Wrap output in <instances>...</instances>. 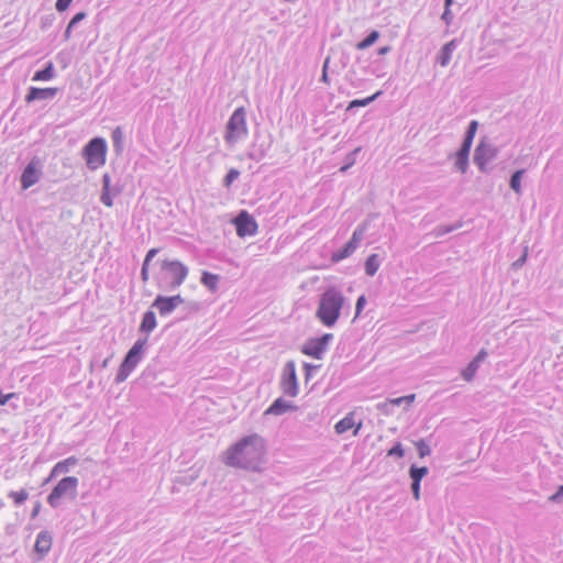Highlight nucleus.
Masks as SVG:
<instances>
[{"instance_id": "obj_8", "label": "nucleus", "mask_w": 563, "mask_h": 563, "mask_svg": "<svg viewBox=\"0 0 563 563\" xmlns=\"http://www.w3.org/2000/svg\"><path fill=\"white\" fill-rule=\"evenodd\" d=\"M365 231H366L365 227L358 225L354 230L350 241L342 249L332 253V256H331L332 262L339 263V262L343 261L344 258L351 256L356 251V249L360 246L362 240L364 239Z\"/></svg>"}, {"instance_id": "obj_53", "label": "nucleus", "mask_w": 563, "mask_h": 563, "mask_svg": "<svg viewBox=\"0 0 563 563\" xmlns=\"http://www.w3.org/2000/svg\"><path fill=\"white\" fill-rule=\"evenodd\" d=\"M526 257H527V254H523L519 260H517V261L514 263V265H515V266H520V265H522V264L525 263V261H526Z\"/></svg>"}, {"instance_id": "obj_43", "label": "nucleus", "mask_w": 563, "mask_h": 563, "mask_svg": "<svg viewBox=\"0 0 563 563\" xmlns=\"http://www.w3.org/2000/svg\"><path fill=\"white\" fill-rule=\"evenodd\" d=\"M329 63H330V58L327 57L324 63H323V67H322V76H321V80L325 84L329 82V78H328V66H329Z\"/></svg>"}, {"instance_id": "obj_47", "label": "nucleus", "mask_w": 563, "mask_h": 563, "mask_svg": "<svg viewBox=\"0 0 563 563\" xmlns=\"http://www.w3.org/2000/svg\"><path fill=\"white\" fill-rule=\"evenodd\" d=\"M157 253H158V250H157V249H151V250L147 252V254H146V256H145V258H144L143 263H147V264L150 265V262L155 257V255H156Z\"/></svg>"}, {"instance_id": "obj_49", "label": "nucleus", "mask_w": 563, "mask_h": 563, "mask_svg": "<svg viewBox=\"0 0 563 563\" xmlns=\"http://www.w3.org/2000/svg\"><path fill=\"white\" fill-rule=\"evenodd\" d=\"M383 405H384V401H383V402L377 404V406H376V407H377V409H378L379 411H382V412H383V413H385V415H390V413H393V407H384Z\"/></svg>"}, {"instance_id": "obj_25", "label": "nucleus", "mask_w": 563, "mask_h": 563, "mask_svg": "<svg viewBox=\"0 0 563 563\" xmlns=\"http://www.w3.org/2000/svg\"><path fill=\"white\" fill-rule=\"evenodd\" d=\"M219 280V275L209 272H203L200 278V283L211 292H216L218 290Z\"/></svg>"}, {"instance_id": "obj_2", "label": "nucleus", "mask_w": 563, "mask_h": 563, "mask_svg": "<svg viewBox=\"0 0 563 563\" xmlns=\"http://www.w3.org/2000/svg\"><path fill=\"white\" fill-rule=\"evenodd\" d=\"M344 309H350L349 300L339 288L329 287L320 297L316 317L323 325L332 328Z\"/></svg>"}, {"instance_id": "obj_4", "label": "nucleus", "mask_w": 563, "mask_h": 563, "mask_svg": "<svg viewBox=\"0 0 563 563\" xmlns=\"http://www.w3.org/2000/svg\"><path fill=\"white\" fill-rule=\"evenodd\" d=\"M147 346V336L139 338L128 351L115 376V383L124 382L142 361Z\"/></svg>"}, {"instance_id": "obj_11", "label": "nucleus", "mask_w": 563, "mask_h": 563, "mask_svg": "<svg viewBox=\"0 0 563 563\" xmlns=\"http://www.w3.org/2000/svg\"><path fill=\"white\" fill-rule=\"evenodd\" d=\"M236 234L241 238L255 235L257 232V223L255 219L247 212L241 211L234 220Z\"/></svg>"}, {"instance_id": "obj_3", "label": "nucleus", "mask_w": 563, "mask_h": 563, "mask_svg": "<svg viewBox=\"0 0 563 563\" xmlns=\"http://www.w3.org/2000/svg\"><path fill=\"white\" fill-rule=\"evenodd\" d=\"M189 268L176 260H163L156 276L157 286L165 291L176 290L187 278Z\"/></svg>"}, {"instance_id": "obj_34", "label": "nucleus", "mask_w": 563, "mask_h": 563, "mask_svg": "<svg viewBox=\"0 0 563 563\" xmlns=\"http://www.w3.org/2000/svg\"><path fill=\"white\" fill-rule=\"evenodd\" d=\"M380 95V91H377L376 93H374L373 96L371 97H367L365 99H355V100H352L349 104V108L347 109H352V108H355V107H366L368 106L371 102H373L378 96Z\"/></svg>"}, {"instance_id": "obj_14", "label": "nucleus", "mask_w": 563, "mask_h": 563, "mask_svg": "<svg viewBox=\"0 0 563 563\" xmlns=\"http://www.w3.org/2000/svg\"><path fill=\"white\" fill-rule=\"evenodd\" d=\"M41 175L42 172L37 168V163L35 161H31L22 172L21 188L23 190L29 189L30 187L38 183Z\"/></svg>"}, {"instance_id": "obj_17", "label": "nucleus", "mask_w": 563, "mask_h": 563, "mask_svg": "<svg viewBox=\"0 0 563 563\" xmlns=\"http://www.w3.org/2000/svg\"><path fill=\"white\" fill-rule=\"evenodd\" d=\"M487 352L481 350L477 355L468 363V365L462 371V377L466 382H471L476 375L481 364L486 360Z\"/></svg>"}, {"instance_id": "obj_13", "label": "nucleus", "mask_w": 563, "mask_h": 563, "mask_svg": "<svg viewBox=\"0 0 563 563\" xmlns=\"http://www.w3.org/2000/svg\"><path fill=\"white\" fill-rule=\"evenodd\" d=\"M497 156V148L490 144L481 142L475 148L474 163L479 170L486 172V165Z\"/></svg>"}, {"instance_id": "obj_10", "label": "nucleus", "mask_w": 563, "mask_h": 563, "mask_svg": "<svg viewBox=\"0 0 563 563\" xmlns=\"http://www.w3.org/2000/svg\"><path fill=\"white\" fill-rule=\"evenodd\" d=\"M333 335L325 333L320 338L308 340L301 347V352L305 355L311 356L317 360H321L328 350L329 343L332 341Z\"/></svg>"}, {"instance_id": "obj_55", "label": "nucleus", "mask_w": 563, "mask_h": 563, "mask_svg": "<svg viewBox=\"0 0 563 563\" xmlns=\"http://www.w3.org/2000/svg\"><path fill=\"white\" fill-rule=\"evenodd\" d=\"M560 495H563V486L559 488V492L551 497V499L555 500Z\"/></svg>"}, {"instance_id": "obj_42", "label": "nucleus", "mask_w": 563, "mask_h": 563, "mask_svg": "<svg viewBox=\"0 0 563 563\" xmlns=\"http://www.w3.org/2000/svg\"><path fill=\"white\" fill-rule=\"evenodd\" d=\"M401 404H404V399L402 397H398V398H393V399H387L384 401V407H396V406H400Z\"/></svg>"}, {"instance_id": "obj_45", "label": "nucleus", "mask_w": 563, "mask_h": 563, "mask_svg": "<svg viewBox=\"0 0 563 563\" xmlns=\"http://www.w3.org/2000/svg\"><path fill=\"white\" fill-rule=\"evenodd\" d=\"M411 490H412V495H413L415 499H419V497H420V483L412 482L411 483Z\"/></svg>"}, {"instance_id": "obj_37", "label": "nucleus", "mask_w": 563, "mask_h": 563, "mask_svg": "<svg viewBox=\"0 0 563 563\" xmlns=\"http://www.w3.org/2000/svg\"><path fill=\"white\" fill-rule=\"evenodd\" d=\"M240 176V172L238 169H230L229 173L224 177V186L229 187L234 180H236Z\"/></svg>"}, {"instance_id": "obj_44", "label": "nucleus", "mask_w": 563, "mask_h": 563, "mask_svg": "<svg viewBox=\"0 0 563 563\" xmlns=\"http://www.w3.org/2000/svg\"><path fill=\"white\" fill-rule=\"evenodd\" d=\"M148 266L150 265L147 263L142 264L141 278L144 283L148 280Z\"/></svg>"}, {"instance_id": "obj_38", "label": "nucleus", "mask_w": 563, "mask_h": 563, "mask_svg": "<svg viewBox=\"0 0 563 563\" xmlns=\"http://www.w3.org/2000/svg\"><path fill=\"white\" fill-rule=\"evenodd\" d=\"M366 305V297L365 295H361L357 300H356V305H355V317L354 319L358 318L360 314L362 313L364 307Z\"/></svg>"}, {"instance_id": "obj_30", "label": "nucleus", "mask_w": 563, "mask_h": 563, "mask_svg": "<svg viewBox=\"0 0 563 563\" xmlns=\"http://www.w3.org/2000/svg\"><path fill=\"white\" fill-rule=\"evenodd\" d=\"M525 173H526L525 169H518L510 177V181H509L510 188L518 195H521V179H522Z\"/></svg>"}, {"instance_id": "obj_31", "label": "nucleus", "mask_w": 563, "mask_h": 563, "mask_svg": "<svg viewBox=\"0 0 563 563\" xmlns=\"http://www.w3.org/2000/svg\"><path fill=\"white\" fill-rule=\"evenodd\" d=\"M113 147L115 152H121L123 148V131L120 126H117L111 134Z\"/></svg>"}, {"instance_id": "obj_21", "label": "nucleus", "mask_w": 563, "mask_h": 563, "mask_svg": "<svg viewBox=\"0 0 563 563\" xmlns=\"http://www.w3.org/2000/svg\"><path fill=\"white\" fill-rule=\"evenodd\" d=\"M52 536L48 531H41L36 537L34 545L35 551L41 555L47 554L52 547Z\"/></svg>"}, {"instance_id": "obj_28", "label": "nucleus", "mask_w": 563, "mask_h": 563, "mask_svg": "<svg viewBox=\"0 0 563 563\" xmlns=\"http://www.w3.org/2000/svg\"><path fill=\"white\" fill-rule=\"evenodd\" d=\"M379 35L380 34L378 31H376V30L371 31L364 40L360 41L355 45L356 49L364 51V49L371 47L379 38Z\"/></svg>"}, {"instance_id": "obj_23", "label": "nucleus", "mask_w": 563, "mask_h": 563, "mask_svg": "<svg viewBox=\"0 0 563 563\" xmlns=\"http://www.w3.org/2000/svg\"><path fill=\"white\" fill-rule=\"evenodd\" d=\"M477 128H478L477 121L473 120L470 122L466 133H465V136H464V140H463V143L460 147L461 151L470 153Z\"/></svg>"}, {"instance_id": "obj_9", "label": "nucleus", "mask_w": 563, "mask_h": 563, "mask_svg": "<svg viewBox=\"0 0 563 563\" xmlns=\"http://www.w3.org/2000/svg\"><path fill=\"white\" fill-rule=\"evenodd\" d=\"M280 388L283 393L289 397H296L299 391L296 365L292 361L285 364L280 377Z\"/></svg>"}, {"instance_id": "obj_7", "label": "nucleus", "mask_w": 563, "mask_h": 563, "mask_svg": "<svg viewBox=\"0 0 563 563\" xmlns=\"http://www.w3.org/2000/svg\"><path fill=\"white\" fill-rule=\"evenodd\" d=\"M108 145L103 137L91 139L82 148V157L90 170H96L106 164Z\"/></svg>"}, {"instance_id": "obj_41", "label": "nucleus", "mask_w": 563, "mask_h": 563, "mask_svg": "<svg viewBox=\"0 0 563 563\" xmlns=\"http://www.w3.org/2000/svg\"><path fill=\"white\" fill-rule=\"evenodd\" d=\"M86 14L84 12H79L74 15V18L68 23V29H74L76 25L85 19Z\"/></svg>"}, {"instance_id": "obj_5", "label": "nucleus", "mask_w": 563, "mask_h": 563, "mask_svg": "<svg viewBox=\"0 0 563 563\" xmlns=\"http://www.w3.org/2000/svg\"><path fill=\"white\" fill-rule=\"evenodd\" d=\"M249 129L246 123V111L243 107L236 108L225 126L224 141L228 145L233 146L238 142L246 139Z\"/></svg>"}, {"instance_id": "obj_36", "label": "nucleus", "mask_w": 563, "mask_h": 563, "mask_svg": "<svg viewBox=\"0 0 563 563\" xmlns=\"http://www.w3.org/2000/svg\"><path fill=\"white\" fill-rule=\"evenodd\" d=\"M445 3V8H444V11L442 13V16L441 19L445 22V24L449 26L452 21H453V18H454V14L452 13V10H451V7L455 3V2H444Z\"/></svg>"}, {"instance_id": "obj_22", "label": "nucleus", "mask_w": 563, "mask_h": 563, "mask_svg": "<svg viewBox=\"0 0 563 563\" xmlns=\"http://www.w3.org/2000/svg\"><path fill=\"white\" fill-rule=\"evenodd\" d=\"M292 405L279 397L266 409L265 415L282 416L292 409Z\"/></svg>"}, {"instance_id": "obj_29", "label": "nucleus", "mask_w": 563, "mask_h": 563, "mask_svg": "<svg viewBox=\"0 0 563 563\" xmlns=\"http://www.w3.org/2000/svg\"><path fill=\"white\" fill-rule=\"evenodd\" d=\"M468 155H470V153L463 152L461 150H459L457 153H456L455 167L462 174L466 173V170H467V167H468Z\"/></svg>"}, {"instance_id": "obj_15", "label": "nucleus", "mask_w": 563, "mask_h": 563, "mask_svg": "<svg viewBox=\"0 0 563 563\" xmlns=\"http://www.w3.org/2000/svg\"><path fill=\"white\" fill-rule=\"evenodd\" d=\"M120 188L111 185V177L109 174H103L102 176V190L100 195V201L107 206H113V198L120 194Z\"/></svg>"}, {"instance_id": "obj_24", "label": "nucleus", "mask_w": 563, "mask_h": 563, "mask_svg": "<svg viewBox=\"0 0 563 563\" xmlns=\"http://www.w3.org/2000/svg\"><path fill=\"white\" fill-rule=\"evenodd\" d=\"M156 317L155 313L151 310L146 311L143 314L141 324H140V331L144 332L146 334L151 333L156 328Z\"/></svg>"}, {"instance_id": "obj_56", "label": "nucleus", "mask_w": 563, "mask_h": 563, "mask_svg": "<svg viewBox=\"0 0 563 563\" xmlns=\"http://www.w3.org/2000/svg\"><path fill=\"white\" fill-rule=\"evenodd\" d=\"M71 30L73 29H68V27L66 29V31H65V38L66 40H68L70 37Z\"/></svg>"}, {"instance_id": "obj_35", "label": "nucleus", "mask_w": 563, "mask_h": 563, "mask_svg": "<svg viewBox=\"0 0 563 563\" xmlns=\"http://www.w3.org/2000/svg\"><path fill=\"white\" fill-rule=\"evenodd\" d=\"M8 496L13 499L16 506H20L29 498V493L25 489L19 492L11 490Z\"/></svg>"}, {"instance_id": "obj_20", "label": "nucleus", "mask_w": 563, "mask_h": 563, "mask_svg": "<svg viewBox=\"0 0 563 563\" xmlns=\"http://www.w3.org/2000/svg\"><path fill=\"white\" fill-rule=\"evenodd\" d=\"M77 463H78V460L75 456H69V457L56 463L54 465V467L52 468L47 481H51L52 478H54L60 474L68 473L71 467L77 465Z\"/></svg>"}, {"instance_id": "obj_27", "label": "nucleus", "mask_w": 563, "mask_h": 563, "mask_svg": "<svg viewBox=\"0 0 563 563\" xmlns=\"http://www.w3.org/2000/svg\"><path fill=\"white\" fill-rule=\"evenodd\" d=\"M380 266V260L378 254H372L365 262V273L368 276H374Z\"/></svg>"}, {"instance_id": "obj_50", "label": "nucleus", "mask_w": 563, "mask_h": 563, "mask_svg": "<svg viewBox=\"0 0 563 563\" xmlns=\"http://www.w3.org/2000/svg\"><path fill=\"white\" fill-rule=\"evenodd\" d=\"M71 2H56V9L59 12H64L69 8Z\"/></svg>"}, {"instance_id": "obj_33", "label": "nucleus", "mask_w": 563, "mask_h": 563, "mask_svg": "<svg viewBox=\"0 0 563 563\" xmlns=\"http://www.w3.org/2000/svg\"><path fill=\"white\" fill-rule=\"evenodd\" d=\"M361 152V147L355 148L351 153H349L344 158V165L340 168L341 173H345L350 169L356 162V156Z\"/></svg>"}, {"instance_id": "obj_46", "label": "nucleus", "mask_w": 563, "mask_h": 563, "mask_svg": "<svg viewBox=\"0 0 563 563\" xmlns=\"http://www.w3.org/2000/svg\"><path fill=\"white\" fill-rule=\"evenodd\" d=\"M460 228V225H455V227H439L438 228V235H443V234H446V233H450L452 232L453 230Z\"/></svg>"}, {"instance_id": "obj_57", "label": "nucleus", "mask_w": 563, "mask_h": 563, "mask_svg": "<svg viewBox=\"0 0 563 563\" xmlns=\"http://www.w3.org/2000/svg\"><path fill=\"white\" fill-rule=\"evenodd\" d=\"M264 156L263 153H261L260 156H255L254 154H251L250 157L253 158V159H256V161H260L262 157Z\"/></svg>"}, {"instance_id": "obj_52", "label": "nucleus", "mask_w": 563, "mask_h": 563, "mask_svg": "<svg viewBox=\"0 0 563 563\" xmlns=\"http://www.w3.org/2000/svg\"><path fill=\"white\" fill-rule=\"evenodd\" d=\"M415 398H416V396L413 394L407 395V396H402L404 404H407V405L412 404Z\"/></svg>"}, {"instance_id": "obj_1", "label": "nucleus", "mask_w": 563, "mask_h": 563, "mask_svg": "<svg viewBox=\"0 0 563 563\" xmlns=\"http://www.w3.org/2000/svg\"><path fill=\"white\" fill-rule=\"evenodd\" d=\"M263 455L262 440L257 435L242 439L228 450L224 462L229 466L256 470Z\"/></svg>"}, {"instance_id": "obj_51", "label": "nucleus", "mask_w": 563, "mask_h": 563, "mask_svg": "<svg viewBox=\"0 0 563 563\" xmlns=\"http://www.w3.org/2000/svg\"><path fill=\"white\" fill-rule=\"evenodd\" d=\"M390 51H391V47L386 45V46L379 47L377 51V54L383 56V55L388 54Z\"/></svg>"}, {"instance_id": "obj_39", "label": "nucleus", "mask_w": 563, "mask_h": 563, "mask_svg": "<svg viewBox=\"0 0 563 563\" xmlns=\"http://www.w3.org/2000/svg\"><path fill=\"white\" fill-rule=\"evenodd\" d=\"M388 455L389 456H397V457H402L405 455V450L401 445V443H396L389 451H388Z\"/></svg>"}, {"instance_id": "obj_18", "label": "nucleus", "mask_w": 563, "mask_h": 563, "mask_svg": "<svg viewBox=\"0 0 563 563\" xmlns=\"http://www.w3.org/2000/svg\"><path fill=\"white\" fill-rule=\"evenodd\" d=\"M362 427V422L360 421L357 424L355 423L354 413L350 412L340 421H338L334 426V430L338 434H343L346 431L354 428L353 435H357L360 429Z\"/></svg>"}, {"instance_id": "obj_19", "label": "nucleus", "mask_w": 563, "mask_h": 563, "mask_svg": "<svg viewBox=\"0 0 563 563\" xmlns=\"http://www.w3.org/2000/svg\"><path fill=\"white\" fill-rule=\"evenodd\" d=\"M460 41L456 38L451 40L446 44H444L437 57V62L442 67H445L450 64L452 59L453 52L457 48Z\"/></svg>"}, {"instance_id": "obj_54", "label": "nucleus", "mask_w": 563, "mask_h": 563, "mask_svg": "<svg viewBox=\"0 0 563 563\" xmlns=\"http://www.w3.org/2000/svg\"><path fill=\"white\" fill-rule=\"evenodd\" d=\"M40 508H41V505L40 504H36L33 511H32V517L35 518L40 511Z\"/></svg>"}, {"instance_id": "obj_26", "label": "nucleus", "mask_w": 563, "mask_h": 563, "mask_svg": "<svg viewBox=\"0 0 563 563\" xmlns=\"http://www.w3.org/2000/svg\"><path fill=\"white\" fill-rule=\"evenodd\" d=\"M55 69L52 63H48L43 69L36 70L32 77L33 81H48L55 77Z\"/></svg>"}, {"instance_id": "obj_48", "label": "nucleus", "mask_w": 563, "mask_h": 563, "mask_svg": "<svg viewBox=\"0 0 563 563\" xmlns=\"http://www.w3.org/2000/svg\"><path fill=\"white\" fill-rule=\"evenodd\" d=\"M15 396V394L13 393H10V394H7V395H3L1 391H0V405L3 406L5 405L11 398H13Z\"/></svg>"}, {"instance_id": "obj_40", "label": "nucleus", "mask_w": 563, "mask_h": 563, "mask_svg": "<svg viewBox=\"0 0 563 563\" xmlns=\"http://www.w3.org/2000/svg\"><path fill=\"white\" fill-rule=\"evenodd\" d=\"M417 449L421 457L429 455L431 452L429 445L423 440L417 443Z\"/></svg>"}, {"instance_id": "obj_16", "label": "nucleus", "mask_w": 563, "mask_h": 563, "mask_svg": "<svg viewBox=\"0 0 563 563\" xmlns=\"http://www.w3.org/2000/svg\"><path fill=\"white\" fill-rule=\"evenodd\" d=\"M58 92V88L48 87V88H37L30 87L27 93L25 96V102L31 103L35 100H47L53 99Z\"/></svg>"}, {"instance_id": "obj_6", "label": "nucleus", "mask_w": 563, "mask_h": 563, "mask_svg": "<svg viewBox=\"0 0 563 563\" xmlns=\"http://www.w3.org/2000/svg\"><path fill=\"white\" fill-rule=\"evenodd\" d=\"M79 479L75 476L62 478L47 496V504L56 509L64 500H74L77 497Z\"/></svg>"}, {"instance_id": "obj_32", "label": "nucleus", "mask_w": 563, "mask_h": 563, "mask_svg": "<svg viewBox=\"0 0 563 563\" xmlns=\"http://www.w3.org/2000/svg\"><path fill=\"white\" fill-rule=\"evenodd\" d=\"M409 474L412 482L420 483L423 476L428 474V468L426 466L418 467L412 465L409 470Z\"/></svg>"}, {"instance_id": "obj_12", "label": "nucleus", "mask_w": 563, "mask_h": 563, "mask_svg": "<svg viewBox=\"0 0 563 563\" xmlns=\"http://www.w3.org/2000/svg\"><path fill=\"white\" fill-rule=\"evenodd\" d=\"M183 302L184 298L180 295L172 297L158 295L153 301L152 307L158 310L161 317H167Z\"/></svg>"}, {"instance_id": "obj_58", "label": "nucleus", "mask_w": 563, "mask_h": 563, "mask_svg": "<svg viewBox=\"0 0 563 563\" xmlns=\"http://www.w3.org/2000/svg\"><path fill=\"white\" fill-rule=\"evenodd\" d=\"M305 368H306L307 373H309L310 369L316 368V367L310 364H305Z\"/></svg>"}]
</instances>
